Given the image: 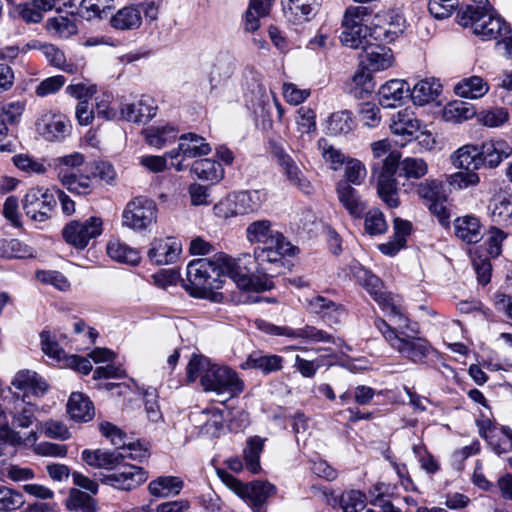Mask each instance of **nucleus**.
<instances>
[{"label":"nucleus","instance_id":"obj_1","mask_svg":"<svg viewBox=\"0 0 512 512\" xmlns=\"http://www.w3.org/2000/svg\"><path fill=\"white\" fill-rule=\"evenodd\" d=\"M82 460L90 467L117 470L106 475L102 482L116 489L130 491L144 483L148 476L141 467L123 464L124 453L119 450L85 449L81 453Z\"/></svg>","mask_w":512,"mask_h":512},{"label":"nucleus","instance_id":"obj_2","mask_svg":"<svg viewBox=\"0 0 512 512\" xmlns=\"http://www.w3.org/2000/svg\"><path fill=\"white\" fill-rule=\"evenodd\" d=\"M457 21L463 27H470L482 40H495L510 32L509 24L492 5L467 6L458 12Z\"/></svg>","mask_w":512,"mask_h":512},{"label":"nucleus","instance_id":"obj_3","mask_svg":"<svg viewBox=\"0 0 512 512\" xmlns=\"http://www.w3.org/2000/svg\"><path fill=\"white\" fill-rule=\"evenodd\" d=\"M219 253L212 258H199L189 262L186 269V291L193 297L205 298L213 289L224 283Z\"/></svg>","mask_w":512,"mask_h":512},{"label":"nucleus","instance_id":"obj_4","mask_svg":"<svg viewBox=\"0 0 512 512\" xmlns=\"http://www.w3.org/2000/svg\"><path fill=\"white\" fill-rule=\"evenodd\" d=\"M408 324L409 321L407 326L399 328L398 325L392 327L383 319L375 320L376 328L393 349L414 363H422L429 355L432 347L424 338L405 334L403 329L408 328Z\"/></svg>","mask_w":512,"mask_h":512},{"label":"nucleus","instance_id":"obj_5","mask_svg":"<svg viewBox=\"0 0 512 512\" xmlns=\"http://www.w3.org/2000/svg\"><path fill=\"white\" fill-rule=\"evenodd\" d=\"M219 259L223 279L231 278L237 287L243 290H264L255 277V274L260 272V266L254 254L244 253L233 258L225 253H219Z\"/></svg>","mask_w":512,"mask_h":512},{"label":"nucleus","instance_id":"obj_6","mask_svg":"<svg viewBox=\"0 0 512 512\" xmlns=\"http://www.w3.org/2000/svg\"><path fill=\"white\" fill-rule=\"evenodd\" d=\"M372 14V10L366 6H348L343 14L341 21V43L349 48L358 49L368 42L371 28L366 25L367 18Z\"/></svg>","mask_w":512,"mask_h":512},{"label":"nucleus","instance_id":"obj_7","mask_svg":"<svg viewBox=\"0 0 512 512\" xmlns=\"http://www.w3.org/2000/svg\"><path fill=\"white\" fill-rule=\"evenodd\" d=\"M202 387L206 392L233 398L244 391L245 384L238 373L230 367L213 364L212 368L202 376Z\"/></svg>","mask_w":512,"mask_h":512},{"label":"nucleus","instance_id":"obj_8","mask_svg":"<svg viewBox=\"0 0 512 512\" xmlns=\"http://www.w3.org/2000/svg\"><path fill=\"white\" fill-rule=\"evenodd\" d=\"M359 279L371 297L387 312L393 325H398L399 328L407 326L408 318L402 313L395 297L384 290L382 281L376 275L364 270Z\"/></svg>","mask_w":512,"mask_h":512},{"label":"nucleus","instance_id":"obj_9","mask_svg":"<svg viewBox=\"0 0 512 512\" xmlns=\"http://www.w3.org/2000/svg\"><path fill=\"white\" fill-rule=\"evenodd\" d=\"M157 220V206L147 197L139 196L130 200L122 213L123 226L134 231H143Z\"/></svg>","mask_w":512,"mask_h":512},{"label":"nucleus","instance_id":"obj_10","mask_svg":"<svg viewBox=\"0 0 512 512\" xmlns=\"http://www.w3.org/2000/svg\"><path fill=\"white\" fill-rule=\"evenodd\" d=\"M102 231V219L92 216L83 222L70 221L62 229V236L67 244L78 250H83L88 246L90 240L100 236Z\"/></svg>","mask_w":512,"mask_h":512},{"label":"nucleus","instance_id":"obj_11","mask_svg":"<svg viewBox=\"0 0 512 512\" xmlns=\"http://www.w3.org/2000/svg\"><path fill=\"white\" fill-rule=\"evenodd\" d=\"M57 201L55 193L45 188H31L23 199V209L34 221L44 222L51 217Z\"/></svg>","mask_w":512,"mask_h":512},{"label":"nucleus","instance_id":"obj_12","mask_svg":"<svg viewBox=\"0 0 512 512\" xmlns=\"http://www.w3.org/2000/svg\"><path fill=\"white\" fill-rule=\"evenodd\" d=\"M35 126L38 134L50 142L63 140L71 131L70 121L65 115L56 111L41 113Z\"/></svg>","mask_w":512,"mask_h":512},{"label":"nucleus","instance_id":"obj_13","mask_svg":"<svg viewBox=\"0 0 512 512\" xmlns=\"http://www.w3.org/2000/svg\"><path fill=\"white\" fill-rule=\"evenodd\" d=\"M405 18L395 11H388L375 16L370 38L376 41L390 43L405 29Z\"/></svg>","mask_w":512,"mask_h":512},{"label":"nucleus","instance_id":"obj_14","mask_svg":"<svg viewBox=\"0 0 512 512\" xmlns=\"http://www.w3.org/2000/svg\"><path fill=\"white\" fill-rule=\"evenodd\" d=\"M297 248L293 246L284 236H276L275 240H270V243L263 247L256 248L254 255L262 270H268L266 264L283 266V259L286 256L295 254Z\"/></svg>","mask_w":512,"mask_h":512},{"label":"nucleus","instance_id":"obj_15","mask_svg":"<svg viewBox=\"0 0 512 512\" xmlns=\"http://www.w3.org/2000/svg\"><path fill=\"white\" fill-rule=\"evenodd\" d=\"M182 251L180 241L172 237L155 238L148 250V259L156 265H169L177 261Z\"/></svg>","mask_w":512,"mask_h":512},{"label":"nucleus","instance_id":"obj_16","mask_svg":"<svg viewBox=\"0 0 512 512\" xmlns=\"http://www.w3.org/2000/svg\"><path fill=\"white\" fill-rule=\"evenodd\" d=\"M360 48L361 66L369 71H381L389 68L393 63V54L390 48L381 44H373L368 39Z\"/></svg>","mask_w":512,"mask_h":512},{"label":"nucleus","instance_id":"obj_17","mask_svg":"<svg viewBox=\"0 0 512 512\" xmlns=\"http://www.w3.org/2000/svg\"><path fill=\"white\" fill-rule=\"evenodd\" d=\"M210 151L211 147L203 137L194 133H187L179 137L178 147L167 152L166 156L172 160L181 156L184 160L208 155Z\"/></svg>","mask_w":512,"mask_h":512},{"label":"nucleus","instance_id":"obj_18","mask_svg":"<svg viewBox=\"0 0 512 512\" xmlns=\"http://www.w3.org/2000/svg\"><path fill=\"white\" fill-rule=\"evenodd\" d=\"M308 308L329 326L341 324L346 317V311L341 304L320 295L308 301Z\"/></svg>","mask_w":512,"mask_h":512},{"label":"nucleus","instance_id":"obj_19","mask_svg":"<svg viewBox=\"0 0 512 512\" xmlns=\"http://www.w3.org/2000/svg\"><path fill=\"white\" fill-rule=\"evenodd\" d=\"M11 384L17 390L23 392L20 398L26 399L29 396L42 397L48 391V384L35 371L23 369L18 371Z\"/></svg>","mask_w":512,"mask_h":512},{"label":"nucleus","instance_id":"obj_20","mask_svg":"<svg viewBox=\"0 0 512 512\" xmlns=\"http://www.w3.org/2000/svg\"><path fill=\"white\" fill-rule=\"evenodd\" d=\"M155 101L142 96L133 103H123L120 107V118L133 123H146L156 115Z\"/></svg>","mask_w":512,"mask_h":512},{"label":"nucleus","instance_id":"obj_21","mask_svg":"<svg viewBox=\"0 0 512 512\" xmlns=\"http://www.w3.org/2000/svg\"><path fill=\"white\" fill-rule=\"evenodd\" d=\"M420 127V121L408 108L399 110L391 118V132L396 136L402 137L404 140L403 142H399L401 146L411 141L420 131Z\"/></svg>","mask_w":512,"mask_h":512},{"label":"nucleus","instance_id":"obj_22","mask_svg":"<svg viewBox=\"0 0 512 512\" xmlns=\"http://www.w3.org/2000/svg\"><path fill=\"white\" fill-rule=\"evenodd\" d=\"M512 154L510 144L502 139H491L480 146L482 167L496 168L500 163Z\"/></svg>","mask_w":512,"mask_h":512},{"label":"nucleus","instance_id":"obj_23","mask_svg":"<svg viewBox=\"0 0 512 512\" xmlns=\"http://www.w3.org/2000/svg\"><path fill=\"white\" fill-rule=\"evenodd\" d=\"M8 405H12V407L7 406L6 409L12 418L13 424L17 427L28 428L36 420V405L20 398L19 394L13 393L8 399Z\"/></svg>","mask_w":512,"mask_h":512},{"label":"nucleus","instance_id":"obj_24","mask_svg":"<svg viewBox=\"0 0 512 512\" xmlns=\"http://www.w3.org/2000/svg\"><path fill=\"white\" fill-rule=\"evenodd\" d=\"M111 27L118 31L136 30L142 25V13L138 5H127L110 16Z\"/></svg>","mask_w":512,"mask_h":512},{"label":"nucleus","instance_id":"obj_25","mask_svg":"<svg viewBox=\"0 0 512 512\" xmlns=\"http://www.w3.org/2000/svg\"><path fill=\"white\" fill-rule=\"evenodd\" d=\"M278 163L284 170L287 179L290 183L299 188L305 194L312 192V186L310 182L305 178L301 169L298 167L294 159L286 154L283 150L276 153Z\"/></svg>","mask_w":512,"mask_h":512},{"label":"nucleus","instance_id":"obj_26","mask_svg":"<svg viewBox=\"0 0 512 512\" xmlns=\"http://www.w3.org/2000/svg\"><path fill=\"white\" fill-rule=\"evenodd\" d=\"M240 367L246 369H256L263 374H269L282 369L283 357L275 354H263L260 351L252 352Z\"/></svg>","mask_w":512,"mask_h":512},{"label":"nucleus","instance_id":"obj_27","mask_svg":"<svg viewBox=\"0 0 512 512\" xmlns=\"http://www.w3.org/2000/svg\"><path fill=\"white\" fill-rule=\"evenodd\" d=\"M409 91V86L403 80H390L382 85L378 91L379 103L385 108L400 105Z\"/></svg>","mask_w":512,"mask_h":512},{"label":"nucleus","instance_id":"obj_28","mask_svg":"<svg viewBox=\"0 0 512 512\" xmlns=\"http://www.w3.org/2000/svg\"><path fill=\"white\" fill-rule=\"evenodd\" d=\"M455 235L466 243H478L483 237L479 219L472 215L458 217L454 221Z\"/></svg>","mask_w":512,"mask_h":512},{"label":"nucleus","instance_id":"obj_29","mask_svg":"<svg viewBox=\"0 0 512 512\" xmlns=\"http://www.w3.org/2000/svg\"><path fill=\"white\" fill-rule=\"evenodd\" d=\"M67 412L70 418L77 422H88L93 419L95 414L93 403L80 392H73L70 395Z\"/></svg>","mask_w":512,"mask_h":512},{"label":"nucleus","instance_id":"obj_30","mask_svg":"<svg viewBox=\"0 0 512 512\" xmlns=\"http://www.w3.org/2000/svg\"><path fill=\"white\" fill-rule=\"evenodd\" d=\"M318 4L319 0H288L283 10L289 21L303 23L314 16Z\"/></svg>","mask_w":512,"mask_h":512},{"label":"nucleus","instance_id":"obj_31","mask_svg":"<svg viewBox=\"0 0 512 512\" xmlns=\"http://www.w3.org/2000/svg\"><path fill=\"white\" fill-rule=\"evenodd\" d=\"M337 196L340 203L352 217H361L366 205L355 188L346 182H339L337 185Z\"/></svg>","mask_w":512,"mask_h":512},{"label":"nucleus","instance_id":"obj_32","mask_svg":"<svg viewBox=\"0 0 512 512\" xmlns=\"http://www.w3.org/2000/svg\"><path fill=\"white\" fill-rule=\"evenodd\" d=\"M456 95L467 99H479L489 91V84L482 77L473 75L461 79L454 87Z\"/></svg>","mask_w":512,"mask_h":512},{"label":"nucleus","instance_id":"obj_33","mask_svg":"<svg viewBox=\"0 0 512 512\" xmlns=\"http://www.w3.org/2000/svg\"><path fill=\"white\" fill-rule=\"evenodd\" d=\"M190 171L199 180L211 182L212 184L218 183L224 177L222 165L208 158L194 161Z\"/></svg>","mask_w":512,"mask_h":512},{"label":"nucleus","instance_id":"obj_34","mask_svg":"<svg viewBox=\"0 0 512 512\" xmlns=\"http://www.w3.org/2000/svg\"><path fill=\"white\" fill-rule=\"evenodd\" d=\"M452 160L455 167L474 172L482 167L480 147L473 144L464 145L455 151Z\"/></svg>","mask_w":512,"mask_h":512},{"label":"nucleus","instance_id":"obj_35","mask_svg":"<svg viewBox=\"0 0 512 512\" xmlns=\"http://www.w3.org/2000/svg\"><path fill=\"white\" fill-rule=\"evenodd\" d=\"M184 487V482L176 476H160L148 485L151 495L159 498L176 496Z\"/></svg>","mask_w":512,"mask_h":512},{"label":"nucleus","instance_id":"obj_36","mask_svg":"<svg viewBox=\"0 0 512 512\" xmlns=\"http://www.w3.org/2000/svg\"><path fill=\"white\" fill-rule=\"evenodd\" d=\"M441 91V84L434 78L418 81L411 91V99L415 105L423 106L434 101Z\"/></svg>","mask_w":512,"mask_h":512},{"label":"nucleus","instance_id":"obj_37","mask_svg":"<svg viewBox=\"0 0 512 512\" xmlns=\"http://www.w3.org/2000/svg\"><path fill=\"white\" fill-rule=\"evenodd\" d=\"M276 236H283L279 231L272 229V223L269 220L262 219L250 223L246 228V238L250 243H270Z\"/></svg>","mask_w":512,"mask_h":512},{"label":"nucleus","instance_id":"obj_38","mask_svg":"<svg viewBox=\"0 0 512 512\" xmlns=\"http://www.w3.org/2000/svg\"><path fill=\"white\" fill-rule=\"evenodd\" d=\"M478 427L480 436L487 440L495 453L501 455L512 451V430L510 427H501V433L507 437L504 446H501L499 442L495 441V435L493 434L492 423L490 420L478 422Z\"/></svg>","mask_w":512,"mask_h":512},{"label":"nucleus","instance_id":"obj_39","mask_svg":"<svg viewBox=\"0 0 512 512\" xmlns=\"http://www.w3.org/2000/svg\"><path fill=\"white\" fill-rule=\"evenodd\" d=\"M233 195L240 215L259 210L267 198L264 190L240 191Z\"/></svg>","mask_w":512,"mask_h":512},{"label":"nucleus","instance_id":"obj_40","mask_svg":"<svg viewBox=\"0 0 512 512\" xmlns=\"http://www.w3.org/2000/svg\"><path fill=\"white\" fill-rule=\"evenodd\" d=\"M107 254L111 259L117 262L133 266L137 265L141 260L138 250L119 240H111L108 242Z\"/></svg>","mask_w":512,"mask_h":512},{"label":"nucleus","instance_id":"obj_41","mask_svg":"<svg viewBox=\"0 0 512 512\" xmlns=\"http://www.w3.org/2000/svg\"><path fill=\"white\" fill-rule=\"evenodd\" d=\"M264 448V439L259 436L250 437L243 449L245 468L252 474L261 470L260 456Z\"/></svg>","mask_w":512,"mask_h":512},{"label":"nucleus","instance_id":"obj_42","mask_svg":"<svg viewBox=\"0 0 512 512\" xmlns=\"http://www.w3.org/2000/svg\"><path fill=\"white\" fill-rule=\"evenodd\" d=\"M371 72L365 69L364 66H361L348 83V92L356 98H363L365 95L373 92L375 84Z\"/></svg>","mask_w":512,"mask_h":512},{"label":"nucleus","instance_id":"obj_43","mask_svg":"<svg viewBox=\"0 0 512 512\" xmlns=\"http://www.w3.org/2000/svg\"><path fill=\"white\" fill-rule=\"evenodd\" d=\"M114 7V0H82L79 15L86 19L107 18Z\"/></svg>","mask_w":512,"mask_h":512},{"label":"nucleus","instance_id":"obj_44","mask_svg":"<svg viewBox=\"0 0 512 512\" xmlns=\"http://www.w3.org/2000/svg\"><path fill=\"white\" fill-rule=\"evenodd\" d=\"M327 131L330 135H346L355 127L352 112L342 110L334 112L327 119Z\"/></svg>","mask_w":512,"mask_h":512},{"label":"nucleus","instance_id":"obj_45","mask_svg":"<svg viewBox=\"0 0 512 512\" xmlns=\"http://www.w3.org/2000/svg\"><path fill=\"white\" fill-rule=\"evenodd\" d=\"M39 49L51 66L69 74L77 72V66L73 63H67L64 52L55 45L44 43L39 46Z\"/></svg>","mask_w":512,"mask_h":512},{"label":"nucleus","instance_id":"obj_46","mask_svg":"<svg viewBox=\"0 0 512 512\" xmlns=\"http://www.w3.org/2000/svg\"><path fill=\"white\" fill-rule=\"evenodd\" d=\"M488 209L492 221L496 223H508L512 219V202L506 196H494Z\"/></svg>","mask_w":512,"mask_h":512},{"label":"nucleus","instance_id":"obj_47","mask_svg":"<svg viewBox=\"0 0 512 512\" xmlns=\"http://www.w3.org/2000/svg\"><path fill=\"white\" fill-rule=\"evenodd\" d=\"M46 29L53 36L68 38L76 34L77 25L73 17L58 15L47 20Z\"/></svg>","mask_w":512,"mask_h":512},{"label":"nucleus","instance_id":"obj_48","mask_svg":"<svg viewBox=\"0 0 512 512\" xmlns=\"http://www.w3.org/2000/svg\"><path fill=\"white\" fill-rule=\"evenodd\" d=\"M59 181L74 194L87 195L92 191L91 179L88 175L67 174L61 171Z\"/></svg>","mask_w":512,"mask_h":512},{"label":"nucleus","instance_id":"obj_49","mask_svg":"<svg viewBox=\"0 0 512 512\" xmlns=\"http://www.w3.org/2000/svg\"><path fill=\"white\" fill-rule=\"evenodd\" d=\"M145 138L149 145L162 148L176 140L177 131L174 127L169 125L150 127L145 130Z\"/></svg>","mask_w":512,"mask_h":512},{"label":"nucleus","instance_id":"obj_50","mask_svg":"<svg viewBox=\"0 0 512 512\" xmlns=\"http://www.w3.org/2000/svg\"><path fill=\"white\" fill-rule=\"evenodd\" d=\"M201 417L203 418L201 433L210 437H218L224 423L222 411L216 408L205 409L201 412Z\"/></svg>","mask_w":512,"mask_h":512},{"label":"nucleus","instance_id":"obj_51","mask_svg":"<svg viewBox=\"0 0 512 512\" xmlns=\"http://www.w3.org/2000/svg\"><path fill=\"white\" fill-rule=\"evenodd\" d=\"M377 193L381 200L390 208L399 206L398 187L395 178L379 177Z\"/></svg>","mask_w":512,"mask_h":512},{"label":"nucleus","instance_id":"obj_52","mask_svg":"<svg viewBox=\"0 0 512 512\" xmlns=\"http://www.w3.org/2000/svg\"><path fill=\"white\" fill-rule=\"evenodd\" d=\"M40 340L43 353L56 363L62 365L68 355H66L64 350L60 347L55 334L44 330L40 334Z\"/></svg>","mask_w":512,"mask_h":512},{"label":"nucleus","instance_id":"obj_53","mask_svg":"<svg viewBox=\"0 0 512 512\" xmlns=\"http://www.w3.org/2000/svg\"><path fill=\"white\" fill-rule=\"evenodd\" d=\"M416 191L418 196L425 201L427 206L431 202H435L437 200H446L443 183L435 179L421 182L418 184Z\"/></svg>","mask_w":512,"mask_h":512},{"label":"nucleus","instance_id":"obj_54","mask_svg":"<svg viewBox=\"0 0 512 512\" xmlns=\"http://www.w3.org/2000/svg\"><path fill=\"white\" fill-rule=\"evenodd\" d=\"M477 122L483 126L496 128L505 124L509 120V113L503 107H496L482 110L476 115Z\"/></svg>","mask_w":512,"mask_h":512},{"label":"nucleus","instance_id":"obj_55","mask_svg":"<svg viewBox=\"0 0 512 512\" xmlns=\"http://www.w3.org/2000/svg\"><path fill=\"white\" fill-rule=\"evenodd\" d=\"M295 123L301 136L316 132V113L307 106H301L296 111Z\"/></svg>","mask_w":512,"mask_h":512},{"label":"nucleus","instance_id":"obj_56","mask_svg":"<svg viewBox=\"0 0 512 512\" xmlns=\"http://www.w3.org/2000/svg\"><path fill=\"white\" fill-rule=\"evenodd\" d=\"M92 495L93 494L89 492H83L79 489H71L67 499V507L70 510L92 512L96 508V502Z\"/></svg>","mask_w":512,"mask_h":512},{"label":"nucleus","instance_id":"obj_57","mask_svg":"<svg viewBox=\"0 0 512 512\" xmlns=\"http://www.w3.org/2000/svg\"><path fill=\"white\" fill-rule=\"evenodd\" d=\"M25 499L20 491L0 485V511L10 512L21 508Z\"/></svg>","mask_w":512,"mask_h":512},{"label":"nucleus","instance_id":"obj_58","mask_svg":"<svg viewBox=\"0 0 512 512\" xmlns=\"http://www.w3.org/2000/svg\"><path fill=\"white\" fill-rule=\"evenodd\" d=\"M32 256L29 246L17 239H0V257L3 258H26Z\"/></svg>","mask_w":512,"mask_h":512},{"label":"nucleus","instance_id":"obj_59","mask_svg":"<svg viewBox=\"0 0 512 512\" xmlns=\"http://www.w3.org/2000/svg\"><path fill=\"white\" fill-rule=\"evenodd\" d=\"M477 114L475 107L465 102L449 104L444 109V117L448 121L462 122L476 117Z\"/></svg>","mask_w":512,"mask_h":512},{"label":"nucleus","instance_id":"obj_60","mask_svg":"<svg viewBox=\"0 0 512 512\" xmlns=\"http://www.w3.org/2000/svg\"><path fill=\"white\" fill-rule=\"evenodd\" d=\"M292 338H301L312 343H334L333 335L312 325H306L302 328L293 329Z\"/></svg>","mask_w":512,"mask_h":512},{"label":"nucleus","instance_id":"obj_61","mask_svg":"<svg viewBox=\"0 0 512 512\" xmlns=\"http://www.w3.org/2000/svg\"><path fill=\"white\" fill-rule=\"evenodd\" d=\"M400 169L407 179H420L428 173V165L422 158L407 157L401 161Z\"/></svg>","mask_w":512,"mask_h":512},{"label":"nucleus","instance_id":"obj_62","mask_svg":"<svg viewBox=\"0 0 512 512\" xmlns=\"http://www.w3.org/2000/svg\"><path fill=\"white\" fill-rule=\"evenodd\" d=\"M212 366L213 364H211L208 358L198 355L192 356L186 368L187 381L193 383L196 379L200 378V382L202 383L203 374H206Z\"/></svg>","mask_w":512,"mask_h":512},{"label":"nucleus","instance_id":"obj_63","mask_svg":"<svg viewBox=\"0 0 512 512\" xmlns=\"http://www.w3.org/2000/svg\"><path fill=\"white\" fill-rule=\"evenodd\" d=\"M364 228L365 231L372 236L385 233L388 225L384 214L378 209L368 211L365 215Z\"/></svg>","mask_w":512,"mask_h":512},{"label":"nucleus","instance_id":"obj_64","mask_svg":"<svg viewBox=\"0 0 512 512\" xmlns=\"http://www.w3.org/2000/svg\"><path fill=\"white\" fill-rule=\"evenodd\" d=\"M340 504L344 512H360L365 508L366 496L359 490L342 493Z\"/></svg>","mask_w":512,"mask_h":512}]
</instances>
